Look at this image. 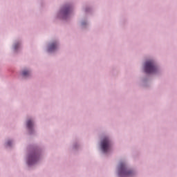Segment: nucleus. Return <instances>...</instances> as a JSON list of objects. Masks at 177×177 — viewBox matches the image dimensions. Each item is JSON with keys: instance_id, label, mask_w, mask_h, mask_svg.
Wrapping results in <instances>:
<instances>
[{"instance_id": "obj_6", "label": "nucleus", "mask_w": 177, "mask_h": 177, "mask_svg": "<svg viewBox=\"0 0 177 177\" xmlns=\"http://www.w3.org/2000/svg\"><path fill=\"white\" fill-rule=\"evenodd\" d=\"M22 75H23V77H28V75H30V71H24L22 72Z\"/></svg>"}, {"instance_id": "obj_7", "label": "nucleus", "mask_w": 177, "mask_h": 177, "mask_svg": "<svg viewBox=\"0 0 177 177\" xmlns=\"http://www.w3.org/2000/svg\"><path fill=\"white\" fill-rule=\"evenodd\" d=\"M69 12H70V8H66L64 10V15H68Z\"/></svg>"}, {"instance_id": "obj_2", "label": "nucleus", "mask_w": 177, "mask_h": 177, "mask_svg": "<svg viewBox=\"0 0 177 177\" xmlns=\"http://www.w3.org/2000/svg\"><path fill=\"white\" fill-rule=\"evenodd\" d=\"M101 149L104 153H109L111 150V141L109 138H104L102 140Z\"/></svg>"}, {"instance_id": "obj_1", "label": "nucleus", "mask_w": 177, "mask_h": 177, "mask_svg": "<svg viewBox=\"0 0 177 177\" xmlns=\"http://www.w3.org/2000/svg\"><path fill=\"white\" fill-rule=\"evenodd\" d=\"M144 69L147 74H151L156 73L157 66L154 65V62L152 60H150L145 63Z\"/></svg>"}, {"instance_id": "obj_3", "label": "nucleus", "mask_w": 177, "mask_h": 177, "mask_svg": "<svg viewBox=\"0 0 177 177\" xmlns=\"http://www.w3.org/2000/svg\"><path fill=\"white\" fill-rule=\"evenodd\" d=\"M132 174V171L127 169L125 164L121 163L120 165V172L119 175L122 177L129 176Z\"/></svg>"}, {"instance_id": "obj_5", "label": "nucleus", "mask_w": 177, "mask_h": 177, "mask_svg": "<svg viewBox=\"0 0 177 177\" xmlns=\"http://www.w3.org/2000/svg\"><path fill=\"white\" fill-rule=\"evenodd\" d=\"M27 127L28 129H31V128H32V122L31 120H28Z\"/></svg>"}, {"instance_id": "obj_4", "label": "nucleus", "mask_w": 177, "mask_h": 177, "mask_svg": "<svg viewBox=\"0 0 177 177\" xmlns=\"http://www.w3.org/2000/svg\"><path fill=\"white\" fill-rule=\"evenodd\" d=\"M57 47V44L56 43H53L49 46L48 52H53L55 48Z\"/></svg>"}, {"instance_id": "obj_10", "label": "nucleus", "mask_w": 177, "mask_h": 177, "mask_svg": "<svg viewBox=\"0 0 177 177\" xmlns=\"http://www.w3.org/2000/svg\"><path fill=\"white\" fill-rule=\"evenodd\" d=\"M17 47L15 46V49L17 48Z\"/></svg>"}, {"instance_id": "obj_8", "label": "nucleus", "mask_w": 177, "mask_h": 177, "mask_svg": "<svg viewBox=\"0 0 177 177\" xmlns=\"http://www.w3.org/2000/svg\"><path fill=\"white\" fill-rule=\"evenodd\" d=\"M30 159L32 160L33 161H35V156L30 158Z\"/></svg>"}, {"instance_id": "obj_9", "label": "nucleus", "mask_w": 177, "mask_h": 177, "mask_svg": "<svg viewBox=\"0 0 177 177\" xmlns=\"http://www.w3.org/2000/svg\"><path fill=\"white\" fill-rule=\"evenodd\" d=\"M8 146H10V142H8Z\"/></svg>"}]
</instances>
